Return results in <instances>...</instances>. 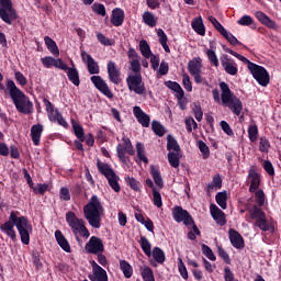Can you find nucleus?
<instances>
[{
	"mask_svg": "<svg viewBox=\"0 0 281 281\" xmlns=\"http://www.w3.org/2000/svg\"><path fill=\"white\" fill-rule=\"evenodd\" d=\"M108 75L110 82L113 85H120L122 81V79H120V69H117L115 61L108 63Z\"/></svg>",
	"mask_w": 281,
	"mask_h": 281,
	"instance_id": "a211bd4d",
	"label": "nucleus"
},
{
	"mask_svg": "<svg viewBox=\"0 0 281 281\" xmlns=\"http://www.w3.org/2000/svg\"><path fill=\"white\" fill-rule=\"evenodd\" d=\"M172 217L176 223H183L188 227V225H194V218L190 215V212L184 210L182 206H175L172 209Z\"/></svg>",
	"mask_w": 281,
	"mask_h": 281,
	"instance_id": "9d476101",
	"label": "nucleus"
},
{
	"mask_svg": "<svg viewBox=\"0 0 281 281\" xmlns=\"http://www.w3.org/2000/svg\"><path fill=\"white\" fill-rule=\"evenodd\" d=\"M14 78H15L18 85H20V87H25L27 85V78L25 76H23V72L15 71Z\"/></svg>",
	"mask_w": 281,
	"mask_h": 281,
	"instance_id": "680f3d73",
	"label": "nucleus"
},
{
	"mask_svg": "<svg viewBox=\"0 0 281 281\" xmlns=\"http://www.w3.org/2000/svg\"><path fill=\"white\" fill-rule=\"evenodd\" d=\"M97 168L100 175H103L105 179H108L109 177H114L115 170H113L111 165L102 162L100 159L97 160Z\"/></svg>",
	"mask_w": 281,
	"mask_h": 281,
	"instance_id": "bb28decb",
	"label": "nucleus"
},
{
	"mask_svg": "<svg viewBox=\"0 0 281 281\" xmlns=\"http://www.w3.org/2000/svg\"><path fill=\"white\" fill-rule=\"evenodd\" d=\"M228 238L235 249H245V238L234 228H229Z\"/></svg>",
	"mask_w": 281,
	"mask_h": 281,
	"instance_id": "dca6fc26",
	"label": "nucleus"
},
{
	"mask_svg": "<svg viewBox=\"0 0 281 281\" xmlns=\"http://www.w3.org/2000/svg\"><path fill=\"white\" fill-rule=\"evenodd\" d=\"M83 214L90 227L100 229L102 227V217L104 216V206L98 195H92L89 203L83 206Z\"/></svg>",
	"mask_w": 281,
	"mask_h": 281,
	"instance_id": "20e7f679",
	"label": "nucleus"
},
{
	"mask_svg": "<svg viewBox=\"0 0 281 281\" xmlns=\"http://www.w3.org/2000/svg\"><path fill=\"white\" fill-rule=\"evenodd\" d=\"M250 218L251 221H260V218H263V216H267V214L262 211V209L255 205L252 209L249 210Z\"/></svg>",
	"mask_w": 281,
	"mask_h": 281,
	"instance_id": "37998d69",
	"label": "nucleus"
},
{
	"mask_svg": "<svg viewBox=\"0 0 281 281\" xmlns=\"http://www.w3.org/2000/svg\"><path fill=\"white\" fill-rule=\"evenodd\" d=\"M182 85L186 91H192V81L190 80V75H188L187 72L182 75Z\"/></svg>",
	"mask_w": 281,
	"mask_h": 281,
	"instance_id": "0e129e2a",
	"label": "nucleus"
},
{
	"mask_svg": "<svg viewBox=\"0 0 281 281\" xmlns=\"http://www.w3.org/2000/svg\"><path fill=\"white\" fill-rule=\"evenodd\" d=\"M120 269L123 271L124 278H133V266L128 261L124 259L120 260Z\"/></svg>",
	"mask_w": 281,
	"mask_h": 281,
	"instance_id": "e433bc0d",
	"label": "nucleus"
},
{
	"mask_svg": "<svg viewBox=\"0 0 281 281\" xmlns=\"http://www.w3.org/2000/svg\"><path fill=\"white\" fill-rule=\"evenodd\" d=\"M87 254H104V241L98 236H91L85 247Z\"/></svg>",
	"mask_w": 281,
	"mask_h": 281,
	"instance_id": "9b49d317",
	"label": "nucleus"
},
{
	"mask_svg": "<svg viewBox=\"0 0 281 281\" xmlns=\"http://www.w3.org/2000/svg\"><path fill=\"white\" fill-rule=\"evenodd\" d=\"M43 124L38 123L31 127V139L34 146H41V137L43 135Z\"/></svg>",
	"mask_w": 281,
	"mask_h": 281,
	"instance_id": "5701e85b",
	"label": "nucleus"
},
{
	"mask_svg": "<svg viewBox=\"0 0 281 281\" xmlns=\"http://www.w3.org/2000/svg\"><path fill=\"white\" fill-rule=\"evenodd\" d=\"M138 243L145 256H147V258H150L153 256V245L150 244L148 238H146V236H140V239Z\"/></svg>",
	"mask_w": 281,
	"mask_h": 281,
	"instance_id": "473e14b6",
	"label": "nucleus"
},
{
	"mask_svg": "<svg viewBox=\"0 0 281 281\" xmlns=\"http://www.w3.org/2000/svg\"><path fill=\"white\" fill-rule=\"evenodd\" d=\"M136 153L140 161H143L144 164H148V157H146V149L144 148V144H136Z\"/></svg>",
	"mask_w": 281,
	"mask_h": 281,
	"instance_id": "de8ad7c7",
	"label": "nucleus"
},
{
	"mask_svg": "<svg viewBox=\"0 0 281 281\" xmlns=\"http://www.w3.org/2000/svg\"><path fill=\"white\" fill-rule=\"evenodd\" d=\"M217 254L220 258H222V260L225 262V265H232V258H229V254H227V251L224 250V248L217 246Z\"/></svg>",
	"mask_w": 281,
	"mask_h": 281,
	"instance_id": "5fc2aeb1",
	"label": "nucleus"
},
{
	"mask_svg": "<svg viewBox=\"0 0 281 281\" xmlns=\"http://www.w3.org/2000/svg\"><path fill=\"white\" fill-rule=\"evenodd\" d=\"M223 188V178H221V173H216L213 176L212 182L206 186V192L210 194L211 190H221Z\"/></svg>",
	"mask_w": 281,
	"mask_h": 281,
	"instance_id": "c756f323",
	"label": "nucleus"
},
{
	"mask_svg": "<svg viewBox=\"0 0 281 281\" xmlns=\"http://www.w3.org/2000/svg\"><path fill=\"white\" fill-rule=\"evenodd\" d=\"M150 175L154 179L155 184L159 190L164 188V178H161V171H159V167L151 165L150 166Z\"/></svg>",
	"mask_w": 281,
	"mask_h": 281,
	"instance_id": "cd10ccee",
	"label": "nucleus"
},
{
	"mask_svg": "<svg viewBox=\"0 0 281 281\" xmlns=\"http://www.w3.org/2000/svg\"><path fill=\"white\" fill-rule=\"evenodd\" d=\"M167 157L171 168H179L181 164V151H169Z\"/></svg>",
	"mask_w": 281,
	"mask_h": 281,
	"instance_id": "72a5a7b5",
	"label": "nucleus"
},
{
	"mask_svg": "<svg viewBox=\"0 0 281 281\" xmlns=\"http://www.w3.org/2000/svg\"><path fill=\"white\" fill-rule=\"evenodd\" d=\"M125 81L130 91H133L136 95H146V85L142 74L128 75Z\"/></svg>",
	"mask_w": 281,
	"mask_h": 281,
	"instance_id": "1a4fd4ad",
	"label": "nucleus"
},
{
	"mask_svg": "<svg viewBox=\"0 0 281 281\" xmlns=\"http://www.w3.org/2000/svg\"><path fill=\"white\" fill-rule=\"evenodd\" d=\"M202 252L204 254V256H206V258H209V260H212V262H215L216 255H214V251H212V248H210V246L203 244Z\"/></svg>",
	"mask_w": 281,
	"mask_h": 281,
	"instance_id": "6e6d98bb",
	"label": "nucleus"
},
{
	"mask_svg": "<svg viewBox=\"0 0 281 281\" xmlns=\"http://www.w3.org/2000/svg\"><path fill=\"white\" fill-rule=\"evenodd\" d=\"M143 21L145 25H148L149 27H155L157 25V19H155V14H153L150 11H145L143 13Z\"/></svg>",
	"mask_w": 281,
	"mask_h": 281,
	"instance_id": "58836bf2",
	"label": "nucleus"
},
{
	"mask_svg": "<svg viewBox=\"0 0 281 281\" xmlns=\"http://www.w3.org/2000/svg\"><path fill=\"white\" fill-rule=\"evenodd\" d=\"M92 267V273L89 276V280L91 281H109V274H106V270H104L95 260L90 261Z\"/></svg>",
	"mask_w": 281,
	"mask_h": 281,
	"instance_id": "4468645a",
	"label": "nucleus"
},
{
	"mask_svg": "<svg viewBox=\"0 0 281 281\" xmlns=\"http://www.w3.org/2000/svg\"><path fill=\"white\" fill-rule=\"evenodd\" d=\"M222 49H224L226 54H231V56H234L244 63V65H247L248 70L250 71L252 78L257 80L258 85L261 87H267L269 85L271 78L269 76V71H267L265 67L250 61L247 57L232 50V48L227 47L225 44H222Z\"/></svg>",
	"mask_w": 281,
	"mask_h": 281,
	"instance_id": "f03ea898",
	"label": "nucleus"
},
{
	"mask_svg": "<svg viewBox=\"0 0 281 281\" xmlns=\"http://www.w3.org/2000/svg\"><path fill=\"white\" fill-rule=\"evenodd\" d=\"M151 256L154 260H150V265L153 267H157V265H164L166 262V252L160 247H154L151 250Z\"/></svg>",
	"mask_w": 281,
	"mask_h": 281,
	"instance_id": "412c9836",
	"label": "nucleus"
},
{
	"mask_svg": "<svg viewBox=\"0 0 281 281\" xmlns=\"http://www.w3.org/2000/svg\"><path fill=\"white\" fill-rule=\"evenodd\" d=\"M92 85H94L95 89L100 91L105 98H109V100H113V92L111 91V88H109V85L104 79H102L101 76H92L90 78Z\"/></svg>",
	"mask_w": 281,
	"mask_h": 281,
	"instance_id": "ddd939ff",
	"label": "nucleus"
},
{
	"mask_svg": "<svg viewBox=\"0 0 281 281\" xmlns=\"http://www.w3.org/2000/svg\"><path fill=\"white\" fill-rule=\"evenodd\" d=\"M81 58L83 63H87L88 71L91 74V76H94L95 74H100V66L98 65V61L93 59L91 55H89L87 52H81Z\"/></svg>",
	"mask_w": 281,
	"mask_h": 281,
	"instance_id": "f3484780",
	"label": "nucleus"
},
{
	"mask_svg": "<svg viewBox=\"0 0 281 281\" xmlns=\"http://www.w3.org/2000/svg\"><path fill=\"white\" fill-rule=\"evenodd\" d=\"M238 25H254V18L251 15H244L237 21Z\"/></svg>",
	"mask_w": 281,
	"mask_h": 281,
	"instance_id": "338daca9",
	"label": "nucleus"
},
{
	"mask_svg": "<svg viewBox=\"0 0 281 281\" xmlns=\"http://www.w3.org/2000/svg\"><path fill=\"white\" fill-rule=\"evenodd\" d=\"M269 148H271V143H269V139H267V137H261L259 143V150L261 153H269Z\"/></svg>",
	"mask_w": 281,
	"mask_h": 281,
	"instance_id": "052dcab7",
	"label": "nucleus"
},
{
	"mask_svg": "<svg viewBox=\"0 0 281 281\" xmlns=\"http://www.w3.org/2000/svg\"><path fill=\"white\" fill-rule=\"evenodd\" d=\"M48 120L49 122H57V124L59 126H63L64 128L69 127V123H67V120H65V117L63 116L60 111H58V109H55V115L50 116Z\"/></svg>",
	"mask_w": 281,
	"mask_h": 281,
	"instance_id": "f704fd0d",
	"label": "nucleus"
},
{
	"mask_svg": "<svg viewBox=\"0 0 281 281\" xmlns=\"http://www.w3.org/2000/svg\"><path fill=\"white\" fill-rule=\"evenodd\" d=\"M198 147L200 153H202L203 155V159H209L210 158V147L207 146V144H205V142L203 140H198Z\"/></svg>",
	"mask_w": 281,
	"mask_h": 281,
	"instance_id": "3c124183",
	"label": "nucleus"
},
{
	"mask_svg": "<svg viewBox=\"0 0 281 281\" xmlns=\"http://www.w3.org/2000/svg\"><path fill=\"white\" fill-rule=\"evenodd\" d=\"M20 215L21 213L19 211H11L9 221L0 225V231L7 234V236H10L11 240H16L15 226L20 234L21 243L23 245H30V234L33 232L32 223H30L26 216Z\"/></svg>",
	"mask_w": 281,
	"mask_h": 281,
	"instance_id": "f257e3e1",
	"label": "nucleus"
},
{
	"mask_svg": "<svg viewBox=\"0 0 281 281\" xmlns=\"http://www.w3.org/2000/svg\"><path fill=\"white\" fill-rule=\"evenodd\" d=\"M224 38L226 41H228V43L233 46L236 47L237 45H243V43L240 41H238V38H236V36H234V34L229 33L226 31V34L223 35Z\"/></svg>",
	"mask_w": 281,
	"mask_h": 281,
	"instance_id": "4d7b16f0",
	"label": "nucleus"
},
{
	"mask_svg": "<svg viewBox=\"0 0 281 281\" xmlns=\"http://www.w3.org/2000/svg\"><path fill=\"white\" fill-rule=\"evenodd\" d=\"M66 71H67L68 80H70V82L75 85V87H80V74L78 72V68L68 67Z\"/></svg>",
	"mask_w": 281,
	"mask_h": 281,
	"instance_id": "c85d7f7f",
	"label": "nucleus"
},
{
	"mask_svg": "<svg viewBox=\"0 0 281 281\" xmlns=\"http://www.w3.org/2000/svg\"><path fill=\"white\" fill-rule=\"evenodd\" d=\"M55 239L59 247L63 249V251H66V254H71V245H69V241L67 240L61 231H55Z\"/></svg>",
	"mask_w": 281,
	"mask_h": 281,
	"instance_id": "4be33fe9",
	"label": "nucleus"
},
{
	"mask_svg": "<svg viewBox=\"0 0 281 281\" xmlns=\"http://www.w3.org/2000/svg\"><path fill=\"white\" fill-rule=\"evenodd\" d=\"M210 212L212 218H214L217 223V225H225L227 223V220L225 218V212H223L216 204H211L210 205Z\"/></svg>",
	"mask_w": 281,
	"mask_h": 281,
	"instance_id": "6ab92c4d",
	"label": "nucleus"
},
{
	"mask_svg": "<svg viewBox=\"0 0 281 281\" xmlns=\"http://www.w3.org/2000/svg\"><path fill=\"white\" fill-rule=\"evenodd\" d=\"M215 201L222 210H227V191L216 193Z\"/></svg>",
	"mask_w": 281,
	"mask_h": 281,
	"instance_id": "4c0bfd02",
	"label": "nucleus"
},
{
	"mask_svg": "<svg viewBox=\"0 0 281 281\" xmlns=\"http://www.w3.org/2000/svg\"><path fill=\"white\" fill-rule=\"evenodd\" d=\"M130 65L134 75L142 74V64L139 63V59H132Z\"/></svg>",
	"mask_w": 281,
	"mask_h": 281,
	"instance_id": "e2e57ef3",
	"label": "nucleus"
},
{
	"mask_svg": "<svg viewBox=\"0 0 281 281\" xmlns=\"http://www.w3.org/2000/svg\"><path fill=\"white\" fill-rule=\"evenodd\" d=\"M44 43H45L48 52H50V54H53V56H60V49H58V45L56 44L55 41L52 40V37L45 36Z\"/></svg>",
	"mask_w": 281,
	"mask_h": 281,
	"instance_id": "2f4dec72",
	"label": "nucleus"
},
{
	"mask_svg": "<svg viewBox=\"0 0 281 281\" xmlns=\"http://www.w3.org/2000/svg\"><path fill=\"white\" fill-rule=\"evenodd\" d=\"M248 177L250 179L249 192L254 194V192H256V190L260 188V175H258L256 170L250 169L248 172Z\"/></svg>",
	"mask_w": 281,
	"mask_h": 281,
	"instance_id": "393cba45",
	"label": "nucleus"
},
{
	"mask_svg": "<svg viewBox=\"0 0 281 281\" xmlns=\"http://www.w3.org/2000/svg\"><path fill=\"white\" fill-rule=\"evenodd\" d=\"M72 130L77 139H79V142H85V128L82 127V125L72 121Z\"/></svg>",
	"mask_w": 281,
	"mask_h": 281,
	"instance_id": "a18cd8bd",
	"label": "nucleus"
},
{
	"mask_svg": "<svg viewBox=\"0 0 281 281\" xmlns=\"http://www.w3.org/2000/svg\"><path fill=\"white\" fill-rule=\"evenodd\" d=\"M139 49L144 58H150L153 56V50H150V45H148V42L146 40H142L139 42Z\"/></svg>",
	"mask_w": 281,
	"mask_h": 281,
	"instance_id": "a19ab883",
	"label": "nucleus"
},
{
	"mask_svg": "<svg viewBox=\"0 0 281 281\" xmlns=\"http://www.w3.org/2000/svg\"><path fill=\"white\" fill-rule=\"evenodd\" d=\"M248 137L250 142H257L258 139V125L252 124L248 127Z\"/></svg>",
	"mask_w": 281,
	"mask_h": 281,
	"instance_id": "603ef678",
	"label": "nucleus"
},
{
	"mask_svg": "<svg viewBox=\"0 0 281 281\" xmlns=\"http://www.w3.org/2000/svg\"><path fill=\"white\" fill-rule=\"evenodd\" d=\"M124 10L116 8L113 9L112 15H111V23L114 25V27H120V25H123L124 23Z\"/></svg>",
	"mask_w": 281,
	"mask_h": 281,
	"instance_id": "a878e982",
	"label": "nucleus"
},
{
	"mask_svg": "<svg viewBox=\"0 0 281 281\" xmlns=\"http://www.w3.org/2000/svg\"><path fill=\"white\" fill-rule=\"evenodd\" d=\"M234 278H235L234 272L232 271V269L228 266H226L224 268V280L225 281H236V280H234Z\"/></svg>",
	"mask_w": 281,
	"mask_h": 281,
	"instance_id": "774afa93",
	"label": "nucleus"
},
{
	"mask_svg": "<svg viewBox=\"0 0 281 281\" xmlns=\"http://www.w3.org/2000/svg\"><path fill=\"white\" fill-rule=\"evenodd\" d=\"M125 183L134 192H139L140 183L135 178L125 176Z\"/></svg>",
	"mask_w": 281,
	"mask_h": 281,
	"instance_id": "09e8293b",
	"label": "nucleus"
},
{
	"mask_svg": "<svg viewBox=\"0 0 281 281\" xmlns=\"http://www.w3.org/2000/svg\"><path fill=\"white\" fill-rule=\"evenodd\" d=\"M255 226L259 227L261 232H269V229H271V225H269V222L267 221V215H263L261 218L257 220L255 222Z\"/></svg>",
	"mask_w": 281,
	"mask_h": 281,
	"instance_id": "49530a36",
	"label": "nucleus"
},
{
	"mask_svg": "<svg viewBox=\"0 0 281 281\" xmlns=\"http://www.w3.org/2000/svg\"><path fill=\"white\" fill-rule=\"evenodd\" d=\"M221 65L228 76H238V64L234 58L229 57L228 55H221L220 57Z\"/></svg>",
	"mask_w": 281,
	"mask_h": 281,
	"instance_id": "f8f14e48",
	"label": "nucleus"
},
{
	"mask_svg": "<svg viewBox=\"0 0 281 281\" xmlns=\"http://www.w3.org/2000/svg\"><path fill=\"white\" fill-rule=\"evenodd\" d=\"M66 222L68 223L69 227L71 228V232L80 247H82V238H89L91 236V233H89V228L85 225V220L78 218L75 212H67L66 213Z\"/></svg>",
	"mask_w": 281,
	"mask_h": 281,
	"instance_id": "39448f33",
	"label": "nucleus"
},
{
	"mask_svg": "<svg viewBox=\"0 0 281 281\" xmlns=\"http://www.w3.org/2000/svg\"><path fill=\"white\" fill-rule=\"evenodd\" d=\"M0 19L7 23V25H12V21L19 19V14H16V9H14L12 0H0Z\"/></svg>",
	"mask_w": 281,
	"mask_h": 281,
	"instance_id": "6e6552de",
	"label": "nucleus"
},
{
	"mask_svg": "<svg viewBox=\"0 0 281 281\" xmlns=\"http://www.w3.org/2000/svg\"><path fill=\"white\" fill-rule=\"evenodd\" d=\"M108 179V183L110 186V188H112V190H114V192H120L122 190V188L120 187V176H117V173L114 172V176H110Z\"/></svg>",
	"mask_w": 281,
	"mask_h": 281,
	"instance_id": "79ce46f5",
	"label": "nucleus"
},
{
	"mask_svg": "<svg viewBox=\"0 0 281 281\" xmlns=\"http://www.w3.org/2000/svg\"><path fill=\"white\" fill-rule=\"evenodd\" d=\"M139 271L144 281H155V272H153V269L150 267H140Z\"/></svg>",
	"mask_w": 281,
	"mask_h": 281,
	"instance_id": "c9c22d12",
	"label": "nucleus"
},
{
	"mask_svg": "<svg viewBox=\"0 0 281 281\" xmlns=\"http://www.w3.org/2000/svg\"><path fill=\"white\" fill-rule=\"evenodd\" d=\"M193 113L198 122H201V120H203V109H201L200 103H194Z\"/></svg>",
	"mask_w": 281,
	"mask_h": 281,
	"instance_id": "69168bd1",
	"label": "nucleus"
},
{
	"mask_svg": "<svg viewBox=\"0 0 281 281\" xmlns=\"http://www.w3.org/2000/svg\"><path fill=\"white\" fill-rule=\"evenodd\" d=\"M203 69V64L201 60V57H195L188 63V71L191 76H194V74H201V70Z\"/></svg>",
	"mask_w": 281,
	"mask_h": 281,
	"instance_id": "b1692460",
	"label": "nucleus"
},
{
	"mask_svg": "<svg viewBox=\"0 0 281 281\" xmlns=\"http://www.w3.org/2000/svg\"><path fill=\"white\" fill-rule=\"evenodd\" d=\"M151 131H154L155 135L158 137H164V135H166V127H164L159 121L151 122Z\"/></svg>",
	"mask_w": 281,
	"mask_h": 281,
	"instance_id": "c03bdc74",
	"label": "nucleus"
},
{
	"mask_svg": "<svg viewBox=\"0 0 281 281\" xmlns=\"http://www.w3.org/2000/svg\"><path fill=\"white\" fill-rule=\"evenodd\" d=\"M220 89L222 91L221 98L223 104H228V109L234 113V115H240L243 113V101L237 97H234V93L229 89L227 82H220Z\"/></svg>",
	"mask_w": 281,
	"mask_h": 281,
	"instance_id": "423d86ee",
	"label": "nucleus"
},
{
	"mask_svg": "<svg viewBox=\"0 0 281 281\" xmlns=\"http://www.w3.org/2000/svg\"><path fill=\"white\" fill-rule=\"evenodd\" d=\"M192 30L199 34V36H205V24H203V18L199 16L191 22Z\"/></svg>",
	"mask_w": 281,
	"mask_h": 281,
	"instance_id": "7c9ffc66",
	"label": "nucleus"
},
{
	"mask_svg": "<svg viewBox=\"0 0 281 281\" xmlns=\"http://www.w3.org/2000/svg\"><path fill=\"white\" fill-rule=\"evenodd\" d=\"M43 103H44V106L46 109V113H47L48 120H49L56 113V110L54 109V103L52 101H49L47 98L43 99Z\"/></svg>",
	"mask_w": 281,
	"mask_h": 281,
	"instance_id": "8fccbe9b",
	"label": "nucleus"
},
{
	"mask_svg": "<svg viewBox=\"0 0 281 281\" xmlns=\"http://www.w3.org/2000/svg\"><path fill=\"white\" fill-rule=\"evenodd\" d=\"M47 190H49V184H47V183H37L33 188L34 194H41V196H43L45 194V192H47Z\"/></svg>",
	"mask_w": 281,
	"mask_h": 281,
	"instance_id": "864d4df0",
	"label": "nucleus"
},
{
	"mask_svg": "<svg viewBox=\"0 0 281 281\" xmlns=\"http://www.w3.org/2000/svg\"><path fill=\"white\" fill-rule=\"evenodd\" d=\"M134 117H136L138 124L143 126V128H148L150 126V115H148L140 106L135 105L133 108Z\"/></svg>",
	"mask_w": 281,
	"mask_h": 281,
	"instance_id": "2eb2a0df",
	"label": "nucleus"
},
{
	"mask_svg": "<svg viewBox=\"0 0 281 281\" xmlns=\"http://www.w3.org/2000/svg\"><path fill=\"white\" fill-rule=\"evenodd\" d=\"M255 16L266 27H269L270 30H278V24L276 21L271 20V18H269V15H267L265 12L257 11L255 12Z\"/></svg>",
	"mask_w": 281,
	"mask_h": 281,
	"instance_id": "aec40b11",
	"label": "nucleus"
},
{
	"mask_svg": "<svg viewBox=\"0 0 281 281\" xmlns=\"http://www.w3.org/2000/svg\"><path fill=\"white\" fill-rule=\"evenodd\" d=\"M153 201H154V205H156V207H164V201L161 200V193H159V191H157V189H154V191H153Z\"/></svg>",
	"mask_w": 281,
	"mask_h": 281,
	"instance_id": "13d9d810",
	"label": "nucleus"
},
{
	"mask_svg": "<svg viewBox=\"0 0 281 281\" xmlns=\"http://www.w3.org/2000/svg\"><path fill=\"white\" fill-rule=\"evenodd\" d=\"M122 142V144H119L116 146V155L122 164L128 166V164H131V158L126 156V154L133 156L135 155V149L133 148V143H131V138H128L127 136H123Z\"/></svg>",
	"mask_w": 281,
	"mask_h": 281,
	"instance_id": "0eeeda50",
	"label": "nucleus"
},
{
	"mask_svg": "<svg viewBox=\"0 0 281 281\" xmlns=\"http://www.w3.org/2000/svg\"><path fill=\"white\" fill-rule=\"evenodd\" d=\"M206 56L211 63V65H213V67H218V57L216 56V52H214L213 49H209L206 52Z\"/></svg>",
	"mask_w": 281,
	"mask_h": 281,
	"instance_id": "bf43d9fd",
	"label": "nucleus"
},
{
	"mask_svg": "<svg viewBox=\"0 0 281 281\" xmlns=\"http://www.w3.org/2000/svg\"><path fill=\"white\" fill-rule=\"evenodd\" d=\"M7 89L16 111L23 115H32L34 112V103H32L30 97L21 91L12 79L7 81Z\"/></svg>",
	"mask_w": 281,
	"mask_h": 281,
	"instance_id": "7ed1b4c3",
	"label": "nucleus"
},
{
	"mask_svg": "<svg viewBox=\"0 0 281 281\" xmlns=\"http://www.w3.org/2000/svg\"><path fill=\"white\" fill-rule=\"evenodd\" d=\"M167 150H173V153H181V147L177 139L172 137V135L167 136Z\"/></svg>",
	"mask_w": 281,
	"mask_h": 281,
	"instance_id": "ea45409f",
	"label": "nucleus"
}]
</instances>
